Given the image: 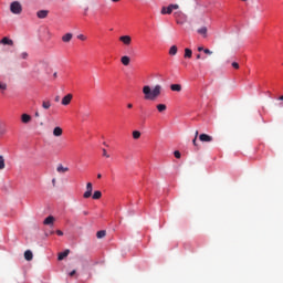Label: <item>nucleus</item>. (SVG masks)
Here are the masks:
<instances>
[{"label": "nucleus", "instance_id": "1", "mask_svg": "<svg viewBox=\"0 0 283 283\" xmlns=\"http://www.w3.org/2000/svg\"><path fill=\"white\" fill-rule=\"evenodd\" d=\"M161 92H163V86H160L159 84L155 85L153 90H151V86L149 85H145L143 87V94H144L145 101H156V98L160 96Z\"/></svg>", "mask_w": 283, "mask_h": 283}, {"label": "nucleus", "instance_id": "2", "mask_svg": "<svg viewBox=\"0 0 283 283\" xmlns=\"http://www.w3.org/2000/svg\"><path fill=\"white\" fill-rule=\"evenodd\" d=\"M174 17L178 25H185V23H187V14L182 13V11L175 12Z\"/></svg>", "mask_w": 283, "mask_h": 283}, {"label": "nucleus", "instance_id": "3", "mask_svg": "<svg viewBox=\"0 0 283 283\" xmlns=\"http://www.w3.org/2000/svg\"><path fill=\"white\" fill-rule=\"evenodd\" d=\"M10 11L12 14H21V12H23V8L19 1H14L10 4Z\"/></svg>", "mask_w": 283, "mask_h": 283}, {"label": "nucleus", "instance_id": "4", "mask_svg": "<svg viewBox=\"0 0 283 283\" xmlns=\"http://www.w3.org/2000/svg\"><path fill=\"white\" fill-rule=\"evenodd\" d=\"M178 8H180L178 4H169L168 7H163L161 14H171V12H174V10H178Z\"/></svg>", "mask_w": 283, "mask_h": 283}, {"label": "nucleus", "instance_id": "5", "mask_svg": "<svg viewBox=\"0 0 283 283\" xmlns=\"http://www.w3.org/2000/svg\"><path fill=\"white\" fill-rule=\"evenodd\" d=\"M92 191H93L92 182H87L86 191L84 192L83 198H85V199L92 198Z\"/></svg>", "mask_w": 283, "mask_h": 283}, {"label": "nucleus", "instance_id": "6", "mask_svg": "<svg viewBox=\"0 0 283 283\" xmlns=\"http://www.w3.org/2000/svg\"><path fill=\"white\" fill-rule=\"evenodd\" d=\"M72 98H74V95H72L71 93H69L67 95H65L63 98H62V105L64 106H67L70 105V103H72Z\"/></svg>", "mask_w": 283, "mask_h": 283}, {"label": "nucleus", "instance_id": "7", "mask_svg": "<svg viewBox=\"0 0 283 283\" xmlns=\"http://www.w3.org/2000/svg\"><path fill=\"white\" fill-rule=\"evenodd\" d=\"M199 140L201 143H211L213 140V137H211V135L208 134H201L199 135Z\"/></svg>", "mask_w": 283, "mask_h": 283}, {"label": "nucleus", "instance_id": "8", "mask_svg": "<svg viewBox=\"0 0 283 283\" xmlns=\"http://www.w3.org/2000/svg\"><path fill=\"white\" fill-rule=\"evenodd\" d=\"M119 41L124 43V45H132V36L129 35L119 36Z\"/></svg>", "mask_w": 283, "mask_h": 283}, {"label": "nucleus", "instance_id": "9", "mask_svg": "<svg viewBox=\"0 0 283 283\" xmlns=\"http://www.w3.org/2000/svg\"><path fill=\"white\" fill-rule=\"evenodd\" d=\"M0 44L12 46V45H14V41L12 39L8 38V36H4V38L1 39Z\"/></svg>", "mask_w": 283, "mask_h": 283}, {"label": "nucleus", "instance_id": "10", "mask_svg": "<svg viewBox=\"0 0 283 283\" xmlns=\"http://www.w3.org/2000/svg\"><path fill=\"white\" fill-rule=\"evenodd\" d=\"M31 122H32V116H30L27 113L21 115V123H23L24 125H28V123H31Z\"/></svg>", "mask_w": 283, "mask_h": 283}, {"label": "nucleus", "instance_id": "11", "mask_svg": "<svg viewBox=\"0 0 283 283\" xmlns=\"http://www.w3.org/2000/svg\"><path fill=\"white\" fill-rule=\"evenodd\" d=\"M56 171L57 174H66V171H70V168L69 167H64L63 165H57L56 167Z\"/></svg>", "mask_w": 283, "mask_h": 283}, {"label": "nucleus", "instance_id": "12", "mask_svg": "<svg viewBox=\"0 0 283 283\" xmlns=\"http://www.w3.org/2000/svg\"><path fill=\"white\" fill-rule=\"evenodd\" d=\"M34 258V254H32V251L27 250L24 252V260H27V262H32V259Z\"/></svg>", "mask_w": 283, "mask_h": 283}, {"label": "nucleus", "instance_id": "13", "mask_svg": "<svg viewBox=\"0 0 283 283\" xmlns=\"http://www.w3.org/2000/svg\"><path fill=\"white\" fill-rule=\"evenodd\" d=\"M49 14V11L48 10H40L36 12V17L38 19H45Z\"/></svg>", "mask_w": 283, "mask_h": 283}, {"label": "nucleus", "instance_id": "14", "mask_svg": "<svg viewBox=\"0 0 283 283\" xmlns=\"http://www.w3.org/2000/svg\"><path fill=\"white\" fill-rule=\"evenodd\" d=\"M197 32H198V34L203 36V39H207V32H208L207 27H201L200 29L197 30Z\"/></svg>", "mask_w": 283, "mask_h": 283}, {"label": "nucleus", "instance_id": "15", "mask_svg": "<svg viewBox=\"0 0 283 283\" xmlns=\"http://www.w3.org/2000/svg\"><path fill=\"white\" fill-rule=\"evenodd\" d=\"M53 136H63V128H61V126H56L54 129H53Z\"/></svg>", "mask_w": 283, "mask_h": 283}, {"label": "nucleus", "instance_id": "16", "mask_svg": "<svg viewBox=\"0 0 283 283\" xmlns=\"http://www.w3.org/2000/svg\"><path fill=\"white\" fill-rule=\"evenodd\" d=\"M74 35L72 34V33H66V34H64L63 36H62V41H63V43H70V41H72V38H73Z\"/></svg>", "mask_w": 283, "mask_h": 283}, {"label": "nucleus", "instance_id": "17", "mask_svg": "<svg viewBox=\"0 0 283 283\" xmlns=\"http://www.w3.org/2000/svg\"><path fill=\"white\" fill-rule=\"evenodd\" d=\"M120 63H123L125 66L129 65L132 63V59L127 55H124L120 57Z\"/></svg>", "mask_w": 283, "mask_h": 283}, {"label": "nucleus", "instance_id": "18", "mask_svg": "<svg viewBox=\"0 0 283 283\" xmlns=\"http://www.w3.org/2000/svg\"><path fill=\"white\" fill-rule=\"evenodd\" d=\"M171 92H182V85L180 84H171L170 85Z\"/></svg>", "mask_w": 283, "mask_h": 283}, {"label": "nucleus", "instance_id": "19", "mask_svg": "<svg viewBox=\"0 0 283 283\" xmlns=\"http://www.w3.org/2000/svg\"><path fill=\"white\" fill-rule=\"evenodd\" d=\"M54 217L53 216H49V217H46L45 219H44V221H43V224H45V226H50V224H54Z\"/></svg>", "mask_w": 283, "mask_h": 283}, {"label": "nucleus", "instance_id": "20", "mask_svg": "<svg viewBox=\"0 0 283 283\" xmlns=\"http://www.w3.org/2000/svg\"><path fill=\"white\" fill-rule=\"evenodd\" d=\"M70 255V250H65L64 252H60L57 260H65V258H67Z\"/></svg>", "mask_w": 283, "mask_h": 283}, {"label": "nucleus", "instance_id": "21", "mask_svg": "<svg viewBox=\"0 0 283 283\" xmlns=\"http://www.w3.org/2000/svg\"><path fill=\"white\" fill-rule=\"evenodd\" d=\"M156 107H157V112H159V114L167 112V105H165V104H158Z\"/></svg>", "mask_w": 283, "mask_h": 283}, {"label": "nucleus", "instance_id": "22", "mask_svg": "<svg viewBox=\"0 0 283 283\" xmlns=\"http://www.w3.org/2000/svg\"><path fill=\"white\" fill-rule=\"evenodd\" d=\"M106 235H107V231H105V230H99L96 233V238H98V240L105 238Z\"/></svg>", "mask_w": 283, "mask_h": 283}, {"label": "nucleus", "instance_id": "23", "mask_svg": "<svg viewBox=\"0 0 283 283\" xmlns=\"http://www.w3.org/2000/svg\"><path fill=\"white\" fill-rule=\"evenodd\" d=\"M169 54L170 56H176V54H178V46L172 45L169 50Z\"/></svg>", "mask_w": 283, "mask_h": 283}, {"label": "nucleus", "instance_id": "24", "mask_svg": "<svg viewBox=\"0 0 283 283\" xmlns=\"http://www.w3.org/2000/svg\"><path fill=\"white\" fill-rule=\"evenodd\" d=\"M102 196H103V192H101L99 190H96L93 193V200H101Z\"/></svg>", "mask_w": 283, "mask_h": 283}, {"label": "nucleus", "instance_id": "25", "mask_svg": "<svg viewBox=\"0 0 283 283\" xmlns=\"http://www.w3.org/2000/svg\"><path fill=\"white\" fill-rule=\"evenodd\" d=\"M6 90H8V84L4 82H0V92L1 94H6Z\"/></svg>", "mask_w": 283, "mask_h": 283}, {"label": "nucleus", "instance_id": "26", "mask_svg": "<svg viewBox=\"0 0 283 283\" xmlns=\"http://www.w3.org/2000/svg\"><path fill=\"white\" fill-rule=\"evenodd\" d=\"M193 52L191 51V49H185V59H191Z\"/></svg>", "mask_w": 283, "mask_h": 283}, {"label": "nucleus", "instance_id": "27", "mask_svg": "<svg viewBox=\"0 0 283 283\" xmlns=\"http://www.w3.org/2000/svg\"><path fill=\"white\" fill-rule=\"evenodd\" d=\"M42 107L43 109H50V107H52V103L50 101H43Z\"/></svg>", "mask_w": 283, "mask_h": 283}, {"label": "nucleus", "instance_id": "28", "mask_svg": "<svg viewBox=\"0 0 283 283\" xmlns=\"http://www.w3.org/2000/svg\"><path fill=\"white\" fill-rule=\"evenodd\" d=\"M8 134V129L3 124H0V136H6Z\"/></svg>", "mask_w": 283, "mask_h": 283}, {"label": "nucleus", "instance_id": "29", "mask_svg": "<svg viewBox=\"0 0 283 283\" xmlns=\"http://www.w3.org/2000/svg\"><path fill=\"white\" fill-rule=\"evenodd\" d=\"M6 169V159L2 155H0V170Z\"/></svg>", "mask_w": 283, "mask_h": 283}, {"label": "nucleus", "instance_id": "30", "mask_svg": "<svg viewBox=\"0 0 283 283\" xmlns=\"http://www.w3.org/2000/svg\"><path fill=\"white\" fill-rule=\"evenodd\" d=\"M133 138H134L135 140H138V138H140V132H139V130H134V132H133Z\"/></svg>", "mask_w": 283, "mask_h": 283}, {"label": "nucleus", "instance_id": "31", "mask_svg": "<svg viewBox=\"0 0 283 283\" xmlns=\"http://www.w3.org/2000/svg\"><path fill=\"white\" fill-rule=\"evenodd\" d=\"M28 56H29L28 52H22L20 54V59H23L24 61L28 60Z\"/></svg>", "mask_w": 283, "mask_h": 283}, {"label": "nucleus", "instance_id": "32", "mask_svg": "<svg viewBox=\"0 0 283 283\" xmlns=\"http://www.w3.org/2000/svg\"><path fill=\"white\" fill-rule=\"evenodd\" d=\"M77 39H78L80 41H87V36H85L84 34H78V35H77Z\"/></svg>", "mask_w": 283, "mask_h": 283}, {"label": "nucleus", "instance_id": "33", "mask_svg": "<svg viewBox=\"0 0 283 283\" xmlns=\"http://www.w3.org/2000/svg\"><path fill=\"white\" fill-rule=\"evenodd\" d=\"M232 67H234V70H240V64H238V62H233Z\"/></svg>", "mask_w": 283, "mask_h": 283}, {"label": "nucleus", "instance_id": "34", "mask_svg": "<svg viewBox=\"0 0 283 283\" xmlns=\"http://www.w3.org/2000/svg\"><path fill=\"white\" fill-rule=\"evenodd\" d=\"M174 156H175V158H180L181 154H180L179 150H176V151L174 153Z\"/></svg>", "mask_w": 283, "mask_h": 283}, {"label": "nucleus", "instance_id": "35", "mask_svg": "<svg viewBox=\"0 0 283 283\" xmlns=\"http://www.w3.org/2000/svg\"><path fill=\"white\" fill-rule=\"evenodd\" d=\"M103 156H104L105 158H109V154H107V149H103Z\"/></svg>", "mask_w": 283, "mask_h": 283}, {"label": "nucleus", "instance_id": "36", "mask_svg": "<svg viewBox=\"0 0 283 283\" xmlns=\"http://www.w3.org/2000/svg\"><path fill=\"white\" fill-rule=\"evenodd\" d=\"M203 52H205V54H213V51H211L209 49H205Z\"/></svg>", "mask_w": 283, "mask_h": 283}, {"label": "nucleus", "instance_id": "37", "mask_svg": "<svg viewBox=\"0 0 283 283\" xmlns=\"http://www.w3.org/2000/svg\"><path fill=\"white\" fill-rule=\"evenodd\" d=\"M197 140H198V138H196V137L192 139V145H193L195 147H198V142H197Z\"/></svg>", "mask_w": 283, "mask_h": 283}, {"label": "nucleus", "instance_id": "38", "mask_svg": "<svg viewBox=\"0 0 283 283\" xmlns=\"http://www.w3.org/2000/svg\"><path fill=\"white\" fill-rule=\"evenodd\" d=\"M74 275H76V270H73V271L70 273V276H71V277H74Z\"/></svg>", "mask_w": 283, "mask_h": 283}, {"label": "nucleus", "instance_id": "39", "mask_svg": "<svg viewBox=\"0 0 283 283\" xmlns=\"http://www.w3.org/2000/svg\"><path fill=\"white\" fill-rule=\"evenodd\" d=\"M82 213H83V216H90V211H87V210H84Z\"/></svg>", "mask_w": 283, "mask_h": 283}, {"label": "nucleus", "instance_id": "40", "mask_svg": "<svg viewBox=\"0 0 283 283\" xmlns=\"http://www.w3.org/2000/svg\"><path fill=\"white\" fill-rule=\"evenodd\" d=\"M198 52H205V48L199 46V48H198Z\"/></svg>", "mask_w": 283, "mask_h": 283}, {"label": "nucleus", "instance_id": "41", "mask_svg": "<svg viewBox=\"0 0 283 283\" xmlns=\"http://www.w3.org/2000/svg\"><path fill=\"white\" fill-rule=\"evenodd\" d=\"M59 101H61V96H55V103H59Z\"/></svg>", "mask_w": 283, "mask_h": 283}, {"label": "nucleus", "instance_id": "42", "mask_svg": "<svg viewBox=\"0 0 283 283\" xmlns=\"http://www.w3.org/2000/svg\"><path fill=\"white\" fill-rule=\"evenodd\" d=\"M56 234H57V235H63V231L56 230Z\"/></svg>", "mask_w": 283, "mask_h": 283}, {"label": "nucleus", "instance_id": "43", "mask_svg": "<svg viewBox=\"0 0 283 283\" xmlns=\"http://www.w3.org/2000/svg\"><path fill=\"white\" fill-rule=\"evenodd\" d=\"M128 109H132L134 107V104H127Z\"/></svg>", "mask_w": 283, "mask_h": 283}, {"label": "nucleus", "instance_id": "44", "mask_svg": "<svg viewBox=\"0 0 283 283\" xmlns=\"http://www.w3.org/2000/svg\"><path fill=\"white\" fill-rule=\"evenodd\" d=\"M53 187L56 185V179H52Z\"/></svg>", "mask_w": 283, "mask_h": 283}, {"label": "nucleus", "instance_id": "45", "mask_svg": "<svg viewBox=\"0 0 283 283\" xmlns=\"http://www.w3.org/2000/svg\"><path fill=\"white\" fill-rule=\"evenodd\" d=\"M57 76H59V73L55 72V73L53 74V77L56 78Z\"/></svg>", "mask_w": 283, "mask_h": 283}, {"label": "nucleus", "instance_id": "46", "mask_svg": "<svg viewBox=\"0 0 283 283\" xmlns=\"http://www.w3.org/2000/svg\"><path fill=\"white\" fill-rule=\"evenodd\" d=\"M195 138H198V130H196L195 133Z\"/></svg>", "mask_w": 283, "mask_h": 283}, {"label": "nucleus", "instance_id": "47", "mask_svg": "<svg viewBox=\"0 0 283 283\" xmlns=\"http://www.w3.org/2000/svg\"><path fill=\"white\" fill-rule=\"evenodd\" d=\"M97 178H98V179L103 178V175L98 174V175H97Z\"/></svg>", "mask_w": 283, "mask_h": 283}, {"label": "nucleus", "instance_id": "48", "mask_svg": "<svg viewBox=\"0 0 283 283\" xmlns=\"http://www.w3.org/2000/svg\"><path fill=\"white\" fill-rule=\"evenodd\" d=\"M113 1V3H118V1H120V0H112Z\"/></svg>", "mask_w": 283, "mask_h": 283}, {"label": "nucleus", "instance_id": "49", "mask_svg": "<svg viewBox=\"0 0 283 283\" xmlns=\"http://www.w3.org/2000/svg\"><path fill=\"white\" fill-rule=\"evenodd\" d=\"M197 59L200 60V59H201V55H200V54H197Z\"/></svg>", "mask_w": 283, "mask_h": 283}, {"label": "nucleus", "instance_id": "50", "mask_svg": "<svg viewBox=\"0 0 283 283\" xmlns=\"http://www.w3.org/2000/svg\"><path fill=\"white\" fill-rule=\"evenodd\" d=\"M279 101H283V95L279 97Z\"/></svg>", "mask_w": 283, "mask_h": 283}, {"label": "nucleus", "instance_id": "51", "mask_svg": "<svg viewBox=\"0 0 283 283\" xmlns=\"http://www.w3.org/2000/svg\"><path fill=\"white\" fill-rule=\"evenodd\" d=\"M35 116L39 117V112L35 113Z\"/></svg>", "mask_w": 283, "mask_h": 283}]
</instances>
